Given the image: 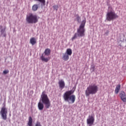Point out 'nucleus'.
<instances>
[{
  "instance_id": "obj_21",
  "label": "nucleus",
  "mask_w": 126,
  "mask_h": 126,
  "mask_svg": "<svg viewBox=\"0 0 126 126\" xmlns=\"http://www.w3.org/2000/svg\"><path fill=\"white\" fill-rule=\"evenodd\" d=\"M53 8L54 10H56V11H58V8H59V6L58 5H53Z\"/></svg>"
},
{
  "instance_id": "obj_24",
  "label": "nucleus",
  "mask_w": 126,
  "mask_h": 126,
  "mask_svg": "<svg viewBox=\"0 0 126 126\" xmlns=\"http://www.w3.org/2000/svg\"><path fill=\"white\" fill-rule=\"evenodd\" d=\"M91 69H92L93 71H95V66H94V65H92L91 66Z\"/></svg>"
},
{
  "instance_id": "obj_17",
  "label": "nucleus",
  "mask_w": 126,
  "mask_h": 126,
  "mask_svg": "<svg viewBox=\"0 0 126 126\" xmlns=\"http://www.w3.org/2000/svg\"><path fill=\"white\" fill-rule=\"evenodd\" d=\"M120 90H121V85H118L116 88H115V92L116 94H118Z\"/></svg>"
},
{
  "instance_id": "obj_26",
  "label": "nucleus",
  "mask_w": 126,
  "mask_h": 126,
  "mask_svg": "<svg viewBox=\"0 0 126 126\" xmlns=\"http://www.w3.org/2000/svg\"><path fill=\"white\" fill-rule=\"evenodd\" d=\"M0 30H1V29H3L2 26H0Z\"/></svg>"
},
{
  "instance_id": "obj_5",
  "label": "nucleus",
  "mask_w": 126,
  "mask_h": 126,
  "mask_svg": "<svg viewBox=\"0 0 126 126\" xmlns=\"http://www.w3.org/2000/svg\"><path fill=\"white\" fill-rule=\"evenodd\" d=\"M26 21L29 24L37 23L38 22V17L37 15L30 13L28 16H27Z\"/></svg>"
},
{
  "instance_id": "obj_12",
  "label": "nucleus",
  "mask_w": 126,
  "mask_h": 126,
  "mask_svg": "<svg viewBox=\"0 0 126 126\" xmlns=\"http://www.w3.org/2000/svg\"><path fill=\"white\" fill-rule=\"evenodd\" d=\"M44 54L46 57H49L51 55V49L47 48L45 50Z\"/></svg>"
},
{
  "instance_id": "obj_14",
  "label": "nucleus",
  "mask_w": 126,
  "mask_h": 126,
  "mask_svg": "<svg viewBox=\"0 0 126 126\" xmlns=\"http://www.w3.org/2000/svg\"><path fill=\"white\" fill-rule=\"evenodd\" d=\"M30 43L32 45V46H34V45L37 43L36 38H35V37H32L30 39Z\"/></svg>"
},
{
  "instance_id": "obj_20",
  "label": "nucleus",
  "mask_w": 126,
  "mask_h": 126,
  "mask_svg": "<svg viewBox=\"0 0 126 126\" xmlns=\"http://www.w3.org/2000/svg\"><path fill=\"white\" fill-rule=\"evenodd\" d=\"M35 1H39L41 3H42L43 5H45L46 4V0H34Z\"/></svg>"
},
{
  "instance_id": "obj_25",
  "label": "nucleus",
  "mask_w": 126,
  "mask_h": 126,
  "mask_svg": "<svg viewBox=\"0 0 126 126\" xmlns=\"http://www.w3.org/2000/svg\"><path fill=\"white\" fill-rule=\"evenodd\" d=\"M35 126H42V125H41V124L40 123V122H37L35 124Z\"/></svg>"
},
{
  "instance_id": "obj_4",
  "label": "nucleus",
  "mask_w": 126,
  "mask_h": 126,
  "mask_svg": "<svg viewBox=\"0 0 126 126\" xmlns=\"http://www.w3.org/2000/svg\"><path fill=\"white\" fill-rule=\"evenodd\" d=\"M98 90H99V88L96 84H91L85 91V95L87 97L90 96L91 94L94 95L98 92Z\"/></svg>"
},
{
  "instance_id": "obj_6",
  "label": "nucleus",
  "mask_w": 126,
  "mask_h": 126,
  "mask_svg": "<svg viewBox=\"0 0 126 126\" xmlns=\"http://www.w3.org/2000/svg\"><path fill=\"white\" fill-rule=\"evenodd\" d=\"M118 18L119 16H118L114 11H110V12H108L106 14V20H107V21H112V20H114Z\"/></svg>"
},
{
  "instance_id": "obj_3",
  "label": "nucleus",
  "mask_w": 126,
  "mask_h": 126,
  "mask_svg": "<svg viewBox=\"0 0 126 126\" xmlns=\"http://www.w3.org/2000/svg\"><path fill=\"white\" fill-rule=\"evenodd\" d=\"M74 91L70 90L65 92L63 95V99L68 104H73L75 102L76 97L73 94Z\"/></svg>"
},
{
  "instance_id": "obj_10",
  "label": "nucleus",
  "mask_w": 126,
  "mask_h": 126,
  "mask_svg": "<svg viewBox=\"0 0 126 126\" xmlns=\"http://www.w3.org/2000/svg\"><path fill=\"white\" fill-rule=\"evenodd\" d=\"M58 83L59 84L60 88H61V89H63V88L65 86L64 81L63 80H61L59 81Z\"/></svg>"
},
{
  "instance_id": "obj_16",
  "label": "nucleus",
  "mask_w": 126,
  "mask_h": 126,
  "mask_svg": "<svg viewBox=\"0 0 126 126\" xmlns=\"http://www.w3.org/2000/svg\"><path fill=\"white\" fill-rule=\"evenodd\" d=\"M6 28L5 27L3 29H1L0 33L2 37H6V33H5V30Z\"/></svg>"
},
{
  "instance_id": "obj_11",
  "label": "nucleus",
  "mask_w": 126,
  "mask_h": 126,
  "mask_svg": "<svg viewBox=\"0 0 126 126\" xmlns=\"http://www.w3.org/2000/svg\"><path fill=\"white\" fill-rule=\"evenodd\" d=\"M62 60L64 61V62H67L69 60V55H68L66 53H63L62 57Z\"/></svg>"
},
{
  "instance_id": "obj_15",
  "label": "nucleus",
  "mask_w": 126,
  "mask_h": 126,
  "mask_svg": "<svg viewBox=\"0 0 126 126\" xmlns=\"http://www.w3.org/2000/svg\"><path fill=\"white\" fill-rule=\"evenodd\" d=\"M28 126H33V119L31 116L29 117V121L27 124Z\"/></svg>"
},
{
  "instance_id": "obj_23",
  "label": "nucleus",
  "mask_w": 126,
  "mask_h": 126,
  "mask_svg": "<svg viewBox=\"0 0 126 126\" xmlns=\"http://www.w3.org/2000/svg\"><path fill=\"white\" fill-rule=\"evenodd\" d=\"M8 72H9V70H4L3 71V74H7V73H8Z\"/></svg>"
},
{
  "instance_id": "obj_8",
  "label": "nucleus",
  "mask_w": 126,
  "mask_h": 126,
  "mask_svg": "<svg viewBox=\"0 0 126 126\" xmlns=\"http://www.w3.org/2000/svg\"><path fill=\"white\" fill-rule=\"evenodd\" d=\"M94 122H95V118L92 115H89L88 118L87 119V124L89 126H92L94 125Z\"/></svg>"
},
{
  "instance_id": "obj_22",
  "label": "nucleus",
  "mask_w": 126,
  "mask_h": 126,
  "mask_svg": "<svg viewBox=\"0 0 126 126\" xmlns=\"http://www.w3.org/2000/svg\"><path fill=\"white\" fill-rule=\"evenodd\" d=\"M76 19H77V21L78 22H79V21L81 20V19L80 17H79L78 14H77V15H76Z\"/></svg>"
},
{
  "instance_id": "obj_9",
  "label": "nucleus",
  "mask_w": 126,
  "mask_h": 126,
  "mask_svg": "<svg viewBox=\"0 0 126 126\" xmlns=\"http://www.w3.org/2000/svg\"><path fill=\"white\" fill-rule=\"evenodd\" d=\"M120 96L123 102H126V94L125 92L122 91L120 93Z\"/></svg>"
},
{
  "instance_id": "obj_13",
  "label": "nucleus",
  "mask_w": 126,
  "mask_h": 126,
  "mask_svg": "<svg viewBox=\"0 0 126 126\" xmlns=\"http://www.w3.org/2000/svg\"><path fill=\"white\" fill-rule=\"evenodd\" d=\"M40 59H41V61H42V62H45V63H48V62H49V61H50V60L51 59V58L48 57V58H45V57H44V55H42L41 56Z\"/></svg>"
},
{
  "instance_id": "obj_7",
  "label": "nucleus",
  "mask_w": 126,
  "mask_h": 126,
  "mask_svg": "<svg viewBox=\"0 0 126 126\" xmlns=\"http://www.w3.org/2000/svg\"><path fill=\"white\" fill-rule=\"evenodd\" d=\"M0 113L1 114L2 120L6 121V120L7 119V108L5 107V105H4V106L1 108Z\"/></svg>"
},
{
  "instance_id": "obj_2",
  "label": "nucleus",
  "mask_w": 126,
  "mask_h": 126,
  "mask_svg": "<svg viewBox=\"0 0 126 126\" xmlns=\"http://www.w3.org/2000/svg\"><path fill=\"white\" fill-rule=\"evenodd\" d=\"M86 23V20H83L81 22L78 29H77V33H75L72 38V41L75 40L78 37H83L85 35V24Z\"/></svg>"
},
{
  "instance_id": "obj_19",
  "label": "nucleus",
  "mask_w": 126,
  "mask_h": 126,
  "mask_svg": "<svg viewBox=\"0 0 126 126\" xmlns=\"http://www.w3.org/2000/svg\"><path fill=\"white\" fill-rule=\"evenodd\" d=\"M32 10L33 11H37V10H38V4H33L32 6Z\"/></svg>"
},
{
  "instance_id": "obj_27",
  "label": "nucleus",
  "mask_w": 126,
  "mask_h": 126,
  "mask_svg": "<svg viewBox=\"0 0 126 126\" xmlns=\"http://www.w3.org/2000/svg\"><path fill=\"white\" fill-rule=\"evenodd\" d=\"M109 8H111L112 9V7H109Z\"/></svg>"
},
{
  "instance_id": "obj_1",
  "label": "nucleus",
  "mask_w": 126,
  "mask_h": 126,
  "mask_svg": "<svg viewBox=\"0 0 126 126\" xmlns=\"http://www.w3.org/2000/svg\"><path fill=\"white\" fill-rule=\"evenodd\" d=\"M40 100L41 101L38 103L37 107L39 111H42L44 109V105L46 109H49L51 107V101L46 94V92L43 91L41 95Z\"/></svg>"
},
{
  "instance_id": "obj_18",
  "label": "nucleus",
  "mask_w": 126,
  "mask_h": 126,
  "mask_svg": "<svg viewBox=\"0 0 126 126\" xmlns=\"http://www.w3.org/2000/svg\"><path fill=\"white\" fill-rule=\"evenodd\" d=\"M68 56H71L72 55V50H71V49L68 48L66 49V52L65 53Z\"/></svg>"
}]
</instances>
